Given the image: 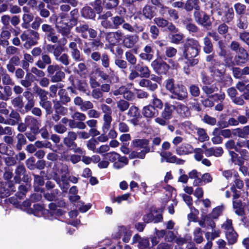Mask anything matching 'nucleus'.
Listing matches in <instances>:
<instances>
[{"label":"nucleus","mask_w":249,"mask_h":249,"mask_svg":"<svg viewBox=\"0 0 249 249\" xmlns=\"http://www.w3.org/2000/svg\"><path fill=\"white\" fill-rule=\"evenodd\" d=\"M133 244L138 243V247L140 249H145L149 246V242L148 238H142L138 234L135 235L132 239Z\"/></svg>","instance_id":"ddd939ff"},{"label":"nucleus","mask_w":249,"mask_h":249,"mask_svg":"<svg viewBox=\"0 0 249 249\" xmlns=\"http://www.w3.org/2000/svg\"><path fill=\"white\" fill-rule=\"evenodd\" d=\"M160 156L167 162L182 164L185 161L184 160L178 159L176 156L172 155V154L169 151H162L160 153Z\"/></svg>","instance_id":"9d476101"},{"label":"nucleus","mask_w":249,"mask_h":249,"mask_svg":"<svg viewBox=\"0 0 249 249\" xmlns=\"http://www.w3.org/2000/svg\"><path fill=\"white\" fill-rule=\"evenodd\" d=\"M177 53V50L173 47L168 46L166 47L163 56L167 58H172L175 56Z\"/></svg>","instance_id":"37998d69"},{"label":"nucleus","mask_w":249,"mask_h":249,"mask_svg":"<svg viewBox=\"0 0 249 249\" xmlns=\"http://www.w3.org/2000/svg\"><path fill=\"white\" fill-rule=\"evenodd\" d=\"M193 240L197 244H200L204 240L202 230L198 227L195 228L193 231Z\"/></svg>","instance_id":"7c9ffc66"},{"label":"nucleus","mask_w":249,"mask_h":249,"mask_svg":"<svg viewBox=\"0 0 249 249\" xmlns=\"http://www.w3.org/2000/svg\"><path fill=\"white\" fill-rule=\"evenodd\" d=\"M127 115L130 117H140L139 108L135 106H131L128 112Z\"/></svg>","instance_id":"e2e57ef3"},{"label":"nucleus","mask_w":249,"mask_h":249,"mask_svg":"<svg viewBox=\"0 0 249 249\" xmlns=\"http://www.w3.org/2000/svg\"><path fill=\"white\" fill-rule=\"evenodd\" d=\"M117 108L122 112L126 110L129 107V103L124 100H120L116 102Z\"/></svg>","instance_id":"8fccbe9b"},{"label":"nucleus","mask_w":249,"mask_h":249,"mask_svg":"<svg viewBox=\"0 0 249 249\" xmlns=\"http://www.w3.org/2000/svg\"><path fill=\"white\" fill-rule=\"evenodd\" d=\"M203 40L204 45L203 47V52L207 54L211 53L213 51V45L211 39L208 36H205Z\"/></svg>","instance_id":"c85d7f7f"},{"label":"nucleus","mask_w":249,"mask_h":249,"mask_svg":"<svg viewBox=\"0 0 249 249\" xmlns=\"http://www.w3.org/2000/svg\"><path fill=\"white\" fill-rule=\"evenodd\" d=\"M34 19V16L32 13H24L22 16V23L21 26L23 28L28 29L31 22Z\"/></svg>","instance_id":"bb28decb"},{"label":"nucleus","mask_w":249,"mask_h":249,"mask_svg":"<svg viewBox=\"0 0 249 249\" xmlns=\"http://www.w3.org/2000/svg\"><path fill=\"white\" fill-rule=\"evenodd\" d=\"M170 97L173 99H178L180 101H186L188 98V92L186 88L182 85L176 86L174 91Z\"/></svg>","instance_id":"6e6552de"},{"label":"nucleus","mask_w":249,"mask_h":249,"mask_svg":"<svg viewBox=\"0 0 249 249\" xmlns=\"http://www.w3.org/2000/svg\"><path fill=\"white\" fill-rule=\"evenodd\" d=\"M194 148L189 143H182L176 148V154L179 156L185 155L193 153Z\"/></svg>","instance_id":"f8f14e48"},{"label":"nucleus","mask_w":249,"mask_h":249,"mask_svg":"<svg viewBox=\"0 0 249 249\" xmlns=\"http://www.w3.org/2000/svg\"><path fill=\"white\" fill-rule=\"evenodd\" d=\"M225 236L229 245H233L237 241L238 234L234 230L225 231Z\"/></svg>","instance_id":"cd10ccee"},{"label":"nucleus","mask_w":249,"mask_h":249,"mask_svg":"<svg viewBox=\"0 0 249 249\" xmlns=\"http://www.w3.org/2000/svg\"><path fill=\"white\" fill-rule=\"evenodd\" d=\"M101 64L105 68H108L110 65L109 56L107 53H103L101 56Z\"/></svg>","instance_id":"13d9d810"},{"label":"nucleus","mask_w":249,"mask_h":249,"mask_svg":"<svg viewBox=\"0 0 249 249\" xmlns=\"http://www.w3.org/2000/svg\"><path fill=\"white\" fill-rule=\"evenodd\" d=\"M22 41L25 42L24 47L27 49H30L32 46L36 45L39 39V33L34 30H29L27 32H23L20 36Z\"/></svg>","instance_id":"7ed1b4c3"},{"label":"nucleus","mask_w":249,"mask_h":249,"mask_svg":"<svg viewBox=\"0 0 249 249\" xmlns=\"http://www.w3.org/2000/svg\"><path fill=\"white\" fill-rule=\"evenodd\" d=\"M81 13L82 16L87 18H93L95 16L94 12L92 8L89 6L83 8Z\"/></svg>","instance_id":"72a5a7b5"},{"label":"nucleus","mask_w":249,"mask_h":249,"mask_svg":"<svg viewBox=\"0 0 249 249\" xmlns=\"http://www.w3.org/2000/svg\"><path fill=\"white\" fill-rule=\"evenodd\" d=\"M75 31L81 35L84 38H88V35L91 38H94L97 36V33L93 29L89 28L88 24L85 23H79L75 27Z\"/></svg>","instance_id":"39448f33"},{"label":"nucleus","mask_w":249,"mask_h":249,"mask_svg":"<svg viewBox=\"0 0 249 249\" xmlns=\"http://www.w3.org/2000/svg\"><path fill=\"white\" fill-rule=\"evenodd\" d=\"M39 133V128H32L30 131L25 133L26 137L31 142H33L36 139V135Z\"/></svg>","instance_id":"e433bc0d"},{"label":"nucleus","mask_w":249,"mask_h":249,"mask_svg":"<svg viewBox=\"0 0 249 249\" xmlns=\"http://www.w3.org/2000/svg\"><path fill=\"white\" fill-rule=\"evenodd\" d=\"M104 157L106 160L115 162L119 158V154L115 152H109L105 154Z\"/></svg>","instance_id":"603ef678"},{"label":"nucleus","mask_w":249,"mask_h":249,"mask_svg":"<svg viewBox=\"0 0 249 249\" xmlns=\"http://www.w3.org/2000/svg\"><path fill=\"white\" fill-rule=\"evenodd\" d=\"M11 104L15 108L18 109L22 108L24 106L22 97L21 96H18L14 98L11 100Z\"/></svg>","instance_id":"79ce46f5"},{"label":"nucleus","mask_w":249,"mask_h":249,"mask_svg":"<svg viewBox=\"0 0 249 249\" xmlns=\"http://www.w3.org/2000/svg\"><path fill=\"white\" fill-rule=\"evenodd\" d=\"M213 137L212 138V141L214 144H220L222 142V139L220 136V135L219 133V128H215L213 132Z\"/></svg>","instance_id":"c03bdc74"},{"label":"nucleus","mask_w":249,"mask_h":249,"mask_svg":"<svg viewBox=\"0 0 249 249\" xmlns=\"http://www.w3.org/2000/svg\"><path fill=\"white\" fill-rule=\"evenodd\" d=\"M171 43L175 44H179L182 42L183 35L181 34H172L169 36Z\"/></svg>","instance_id":"de8ad7c7"},{"label":"nucleus","mask_w":249,"mask_h":249,"mask_svg":"<svg viewBox=\"0 0 249 249\" xmlns=\"http://www.w3.org/2000/svg\"><path fill=\"white\" fill-rule=\"evenodd\" d=\"M194 17L195 21L204 27H208L211 26V22L210 17L205 12L198 10L195 11Z\"/></svg>","instance_id":"423d86ee"},{"label":"nucleus","mask_w":249,"mask_h":249,"mask_svg":"<svg viewBox=\"0 0 249 249\" xmlns=\"http://www.w3.org/2000/svg\"><path fill=\"white\" fill-rule=\"evenodd\" d=\"M139 84L141 87L146 88L152 91L155 90L158 88L157 84L149 79H142L139 81Z\"/></svg>","instance_id":"412c9836"},{"label":"nucleus","mask_w":249,"mask_h":249,"mask_svg":"<svg viewBox=\"0 0 249 249\" xmlns=\"http://www.w3.org/2000/svg\"><path fill=\"white\" fill-rule=\"evenodd\" d=\"M39 105L45 109L47 115H50L53 112L52 104L50 101L47 99L40 101Z\"/></svg>","instance_id":"f704fd0d"},{"label":"nucleus","mask_w":249,"mask_h":249,"mask_svg":"<svg viewBox=\"0 0 249 249\" xmlns=\"http://www.w3.org/2000/svg\"><path fill=\"white\" fill-rule=\"evenodd\" d=\"M237 54L236 58V63L237 65H240L244 64L249 59L248 53L243 48L240 49L239 51L237 52Z\"/></svg>","instance_id":"aec40b11"},{"label":"nucleus","mask_w":249,"mask_h":249,"mask_svg":"<svg viewBox=\"0 0 249 249\" xmlns=\"http://www.w3.org/2000/svg\"><path fill=\"white\" fill-rule=\"evenodd\" d=\"M71 54L72 59L75 61L79 62L83 60L82 55L78 49L71 51Z\"/></svg>","instance_id":"0e129e2a"},{"label":"nucleus","mask_w":249,"mask_h":249,"mask_svg":"<svg viewBox=\"0 0 249 249\" xmlns=\"http://www.w3.org/2000/svg\"><path fill=\"white\" fill-rule=\"evenodd\" d=\"M199 0H187L185 3L184 9L187 12H191L193 9L195 11L200 10Z\"/></svg>","instance_id":"a211bd4d"},{"label":"nucleus","mask_w":249,"mask_h":249,"mask_svg":"<svg viewBox=\"0 0 249 249\" xmlns=\"http://www.w3.org/2000/svg\"><path fill=\"white\" fill-rule=\"evenodd\" d=\"M196 134L197 136V140L200 142H204L207 141L209 140V137L206 133V130L202 128L197 127L195 129Z\"/></svg>","instance_id":"a878e982"},{"label":"nucleus","mask_w":249,"mask_h":249,"mask_svg":"<svg viewBox=\"0 0 249 249\" xmlns=\"http://www.w3.org/2000/svg\"><path fill=\"white\" fill-rule=\"evenodd\" d=\"M223 14L224 15L223 20L228 23L230 22L233 19L234 16L232 8H230L227 5L224 6Z\"/></svg>","instance_id":"5701e85b"},{"label":"nucleus","mask_w":249,"mask_h":249,"mask_svg":"<svg viewBox=\"0 0 249 249\" xmlns=\"http://www.w3.org/2000/svg\"><path fill=\"white\" fill-rule=\"evenodd\" d=\"M103 123L102 126V130L103 133H106L110 128L111 123L112 121V116L103 115Z\"/></svg>","instance_id":"393cba45"},{"label":"nucleus","mask_w":249,"mask_h":249,"mask_svg":"<svg viewBox=\"0 0 249 249\" xmlns=\"http://www.w3.org/2000/svg\"><path fill=\"white\" fill-rule=\"evenodd\" d=\"M153 99L152 100V106L156 108L161 109L163 107V103L160 99L157 98L156 94L152 95Z\"/></svg>","instance_id":"052dcab7"},{"label":"nucleus","mask_w":249,"mask_h":249,"mask_svg":"<svg viewBox=\"0 0 249 249\" xmlns=\"http://www.w3.org/2000/svg\"><path fill=\"white\" fill-rule=\"evenodd\" d=\"M221 228L225 230V232L234 230L232 226V220L231 219H227L222 225Z\"/></svg>","instance_id":"338daca9"},{"label":"nucleus","mask_w":249,"mask_h":249,"mask_svg":"<svg viewBox=\"0 0 249 249\" xmlns=\"http://www.w3.org/2000/svg\"><path fill=\"white\" fill-rule=\"evenodd\" d=\"M135 68L141 77L147 78L150 76V70L147 66L138 64Z\"/></svg>","instance_id":"4be33fe9"},{"label":"nucleus","mask_w":249,"mask_h":249,"mask_svg":"<svg viewBox=\"0 0 249 249\" xmlns=\"http://www.w3.org/2000/svg\"><path fill=\"white\" fill-rule=\"evenodd\" d=\"M142 114L145 117L151 119L158 115V111L154 106L149 105L143 107Z\"/></svg>","instance_id":"4468645a"},{"label":"nucleus","mask_w":249,"mask_h":249,"mask_svg":"<svg viewBox=\"0 0 249 249\" xmlns=\"http://www.w3.org/2000/svg\"><path fill=\"white\" fill-rule=\"evenodd\" d=\"M11 118L9 120V124L11 125H15L20 120V117L18 112L12 110L9 115Z\"/></svg>","instance_id":"4c0bfd02"},{"label":"nucleus","mask_w":249,"mask_h":249,"mask_svg":"<svg viewBox=\"0 0 249 249\" xmlns=\"http://www.w3.org/2000/svg\"><path fill=\"white\" fill-rule=\"evenodd\" d=\"M61 173L64 174L62 175L61 179L59 178L56 179V181L60 186H61V182H62L63 184L64 189L67 190L68 188L69 181V178H68L65 175L68 173V168L67 166H63Z\"/></svg>","instance_id":"f3484780"},{"label":"nucleus","mask_w":249,"mask_h":249,"mask_svg":"<svg viewBox=\"0 0 249 249\" xmlns=\"http://www.w3.org/2000/svg\"><path fill=\"white\" fill-rule=\"evenodd\" d=\"M113 28L117 29L124 22V20L122 17L115 16L111 18Z\"/></svg>","instance_id":"3c124183"},{"label":"nucleus","mask_w":249,"mask_h":249,"mask_svg":"<svg viewBox=\"0 0 249 249\" xmlns=\"http://www.w3.org/2000/svg\"><path fill=\"white\" fill-rule=\"evenodd\" d=\"M132 143L134 147L142 148V150L140 151H131L129 155V158L130 159L135 158L144 159L146 154L150 152V148L149 146V141L147 139H135Z\"/></svg>","instance_id":"f03ea898"},{"label":"nucleus","mask_w":249,"mask_h":249,"mask_svg":"<svg viewBox=\"0 0 249 249\" xmlns=\"http://www.w3.org/2000/svg\"><path fill=\"white\" fill-rule=\"evenodd\" d=\"M0 71H2L1 74V80L4 85H14V82L10 75L4 71L2 67H0Z\"/></svg>","instance_id":"c756f323"},{"label":"nucleus","mask_w":249,"mask_h":249,"mask_svg":"<svg viewBox=\"0 0 249 249\" xmlns=\"http://www.w3.org/2000/svg\"><path fill=\"white\" fill-rule=\"evenodd\" d=\"M34 89L35 92L39 96L40 99V101H43L48 99L47 95L48 92L47 91H45L37 86L35 87Z\"/></svg>","instance_id":"58836bf2"},{"label":"nucleus","mask_w":249,"mask_h":249,"mask_svg":"<svg viewBox=\"0 0 249 249\" xmlns=\"http://www.w3.org/2000/svg\"><path fill=\"white\" fill-rule=\"evenodd\" d=\"M177 110L180 114L183 117H187L190 114L188 107L183 104L178 105Z\"/></svg>","instance_id":"09e8293b"},{"label":"nucleus","mask_w":249,"mask_h":249,"mask_svg":"<svg viewBox=\"0 0 249 249\" xmlns=\"http://www.w3.org/2000/svg\"><path fill=\"white\" fill-rule=\"evenodd\" d=\"M119 3L118 0H103V6L107 9H111L116 7Z\"/></svg>","instance_id":"a18cd8bd"},{"label":"nucleus","mask_w":249,"mask_h":249,"mask_svg":"<svg viewBox=\"0 0 249 249\" xmlns=\"http://www.w3.org/2000/svg\"><path fill=\"white\" fill-rule=\"evenodd\" d=\"M154 22L158 26L161 28L166 27L168 24L167 20L160 17L155 18Z\"/></svg>","instance_id":"680f3d73"},{"label":"nucleus","mask_w":249,"mask_h":249,"mask_svg":"<svg viewBox=\"0 0 249 249\" xmlns=\"http://www.w3.org/2000/svg\"><path fill=\"white\" fill-rule=\"evenodd\" d=\"M78 89L87 95L89 94L90 91L89 89L88 85L87 83L84 81H79L77 85Z\"/></svg>","instance_id":"4d7b16f0"},{"label":"nucleus","mask_w":249,"mask_h":249,"mask_svg":"<svg viewBox=\"0 0 249 249\" xmlns=\"http://www.w3.org/2000/svg\"><path fill=\"white\" fill-rule=\"evenodd\" d=\"M224 209L223 205H221L214 208L211 214L213 218H217L222 213Z\"/></svg>","instance_id":"864d4df0"},{"label":"nucleus","mask_w":249,"mask_h":249,"mask_svg":"<svg viewBox=\"0 0 249 249\" xmlns=\"http://www.w3.org/2000/svg\"><path fill=\"white\" fill-rule=\"evenodd\" d=\"M65 66H67L70 64L69 56L67 53H63L57 58L55 59Z\"/></svg>","instance_id":"6e6d98bb"},{"label":"nucleus","mask_w":249,"mask_h":249,"mask_svg":"<svg viewBox=\"0 0 249 249\" xmlns=\"http://www.w3.org/2000/svg\"><path fill=\"white\" fill-rule=\"evenodd\" d=\"M138 40L139 37L137 35H127L123 38V45L128 49H131L134 47Z\"/></svg>","instance_id":"9b49d317"},{"label":"nucleus","mask_w":249,"mask_h":249,"mask_svg":"<svg viewBox=\"0 0 249 249\" xmlns=\"http://www.w3.org/2000/svg\"><path fill=\"white\" fill-rule=\"evenodd\" d=\"M25 123L30 129L32 128H39L37 120L32 116H27L25 119Z\"/></svg>","instance_id":"473e14b6"},{"label":"nucleus","mask_w":249,"mask_h":249,"mask_svg":"<svg viewBox=\"0 0 249 249\" xmlns=\"http://www.w3.org/2000/svg\"><path fill=\"white\" fill-rule=\"evenodd\" d=\"M211 8L212 9L211 13L213 14L215 12H217L219 16L223 15V11L224 10V6H221L220 3L217 0H213L211 4Z\"/></svg>","instance_id":"b1692460"},{"label":"nucleus","mask_w":249,"mask_h":249,"mask_svg":"<svg viewBox=\"0 0 249 249\" xmlns=\"http://www.w3.org/2000/svg\"><path fill=\"white\" fill-rule=\"evenodd\" d=\"M232 133L234 136L244 139L247 138L249 135V125L234 129Z\"/></svg>","instance_id":"dca6fc26"},{"label":"nucleus","mask_w":249,"mask_h":249,"mask_svg":"<svg viewBox=\"0 0 249 249\" xmlns=\"http://www.w3.org/2000/svg\"><path fill=\"white\" fill-rule=\"evenodd\" d=\"M200 50V45L198 40L194 38L187 40L183 55L190 66H194L198 64V59L195 57L198 55Z\"/></svg>","instance_id":"f257e3e1"},{"label":"nucleus","mask_w":249,"mask_h":249,"mask_svg":"<svg viewBox=\"0 0 249 249\" xmlns=\"http://www.w3.org/2000/svg\"><path fill=\"white\" fill-rule=\"evenodd\" d=\"M175 109V107L168 103H165L164 108L161 112V117H157L155 122L161 126L168 124V121L172 118L173 113Z\"/></svg>","instance_id":"20e7f679"},{"label":"nucleus","mask_w":249,"mask_h":249,"mask_svg":"<svg viewBox=\"0 0 249 249\" xmlns=\"http://www.w3.org/2000/svg\"><path fill=\"white\" fill-rule=\"evenodd\" d=\"M58 193V190H54L52 192L45 193L44 197L49 201H53L56 198Z\"/></svg>","instance_id":"774afa93"},{"label":"nucleus","mask_w":249,"mask_h":249,"mask_svg":"<svg viewBox=\"0 0 249 249\" xmlns=\"http://www.w3.org/2000/svg\"><path fill=\"white\" fill-rule=\"evenodd\" d=\"M142 15L146 19H151L155 16V11L153 8L148 5H145L142 9Z\"/></svg>","instance_id":"2f4dec72"},{"label":"nucleus","mask_w":249,"mask_h":249,"mask_svg":"<svg viewBox=\"0 0 249 249\" xmlns=\"http://www.w3.org/2000/svg\"><path fill=\"white\" fill-rule=\"evenodd\" d=\"M26 171L25 167L22 165H20L17 167L15 170L16 176L14 179L16 183H19L20 180V176L24 175Z\"/></svg>","instance_id":"c9c22d12"},{"label":"nucleus","mask_w":249,"mask_h":249,"mask_svg":"<svg viewBox=\"0 0 249 249\" xmlns=\"http://www.w3.org/2000/svg\"><path fill=\"white\" fill-rule=\"evenodd\" d=\"M203 91L206 94H211L215 91H217L218 90V88L214 85L212 86H207L205 85L202 87Z\"/></svg>","instance_id":"69168bd1"},{"label":"nucleus","mask_w":249,"mask_h":249,"mask_svg":"<svg viewBox=\"0 0 249 249\" xmlns=\"http://www.w3.org/2000/svg\"><path fill=\"white\" fill-rule=\"evenodd\" d=\"M151 66L154 71L159 74H166L170 66L165 62L156 59L151 63Z\"/></svg>","instance_id":"0eeeda50"},{"label":"nucleus","mask_w":249,"mask_h":249,"mask_svg":"<svg viewBox=\"0 0 249 249\" xmlns=\"http://www.w3.org/2000/svg\"><path fill=\"white\" fill-rule=\"evenodd\" d=\"M77 136L76 132L74 131H69L63 139L64 144L68 148H71L73 144L75 143V141L77 139Z\"/></svg>","instance_id":"2eb2a0df"},{"label":"nucleus","mask_w":249,"mask_h":249,"mask_svg":"<svg viewBox=\"0 0 249 249\" xmlns=\"http://www.w3.org/2000/svg\"><path fill=\"white\" fill-rule=\"evenodd\" d=\"M65 76V73L61 70L60 68L54 75L51 76V80L52 82H59L61 81Z\"/></svg>","instance_id":"ea45409f"},{"label":"nucleus","mask_w":249,"mask_h":249,"mask_svg":"<svg viewBox=\"0 0 249 249\" xmlns=\"http://www.w3.org/2000/svg\"><path fill=\"white\" fill-rule=\"evenodd\" d=\"M116 122L118 123V130L122 133H126L129 131V127L125 123L120 121V119H117Z\"/></svg>","instance_id":"5fc2aeb1"},{"label":"nucleus","mask_w":249,"mask_h":249,"mask_svg":"<svg viewBox=\"0 0 249 249\" xmlns=\"http://www.w3.org/2000/svg\"><path fill=\"white\" fill-rule=\"evenodd\" d=\"M17 138L18 142L16 145V148L18 150H20L22 149V146L26 143V140L23 134L20 133L17 135Z\"/></svg>","instance_id":"49530a36"},{"label":"nucleus","mask_w":249,"mask_h":249,"mask_svg":"<svg viewBox=\"0 0 249 249\" xmlns=\"http://www.w3.org/2000/svg\"><path fill=\"white\" fill-rule=\"evenodd\" d=\"M126 61L131 65H135L137 63V58L134 54L130 51L125 53Z\"/></svg>","instance_id":"a19ab883"},{"label":"nucleus","mask_w":249,"mask_h":249,"mask_svg":"<svg viewBox=\"0 0 249 249\" xmlns=\"http://www.w3.org/2000/svg\"><path fill=\"white\" fill-rule=\"evenodd\" d=\"M105 36L106 40L113 45L119 43L124 37V33L120 30L107 32Z\"/></svg>","instance_id":"1a4fd4ad"},{"label":"nucleus","mask_w":249,"mask_h":249,"mask_svg":"<svg viewBox=\"0 0 249 249\" xmlns=\"http://www.w3.org/2000/svg\"><path fill=\"white\" fill-rule=\"evenodd\" d=\"M41 59H39L36 63V65L41 69H44L46 65L51 64L52 62L50 56L46 54H42Z\"/></svg>","instance_id":"6ab92c4d"},{"label":"nucleus","mask_w":249,"mask_h":249,"mask_svg":"<svg viewBox=\"0 0 249 249\" xmlns=\"http://www.w3.org/2000/svg\"><path fill=\"white\" fill-rule=\"evenodd\" d=\"M186 29L191 33H196L199 31V28L194 23L184 21L183 22Z\"/></svg>","instance_id":"bf43d9fd"}]
</instances>
